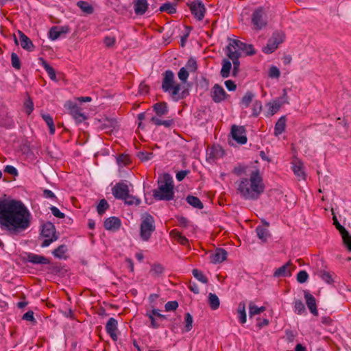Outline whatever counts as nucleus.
Returning <instances> with one entry per match:
<instances>
[{"label":"nucleus","instance_id":"864d4df0","mask_svg":"<svg viewBox=\"0 0 351 351\" xmlns=\"http://www.w3.org/2000/svg\"><path fill=\"white\" fill-rule=\"evenodd\" d=\"M125 204L128 205H138L141 203L140 199L130 195L129 193H128V195L125 196V198L123 199Z\"/></svg>","mask_w":351,"mask_h":351},{"label":"nucleus","instance_id":"f03ea898","mask_svg":"<svg viewBox=\"0 0 351 351\" xmlns=\"http://www.w3.org/2000/svg\"><path fill=\"white\" fill-rule=\"evenodd\" d=\"M237 191L245 199H258L265 191V184L259 170L252 171L249 179L241 178L238 182Z\"/></svg>","mask_w":351,"mask_h":351},{"label":"nucleus","instance_id":"a211bd4d","mask_svg":"<svg viewBox=\"0 0 351 351\" xmlns=\"http://www.w3.org/2000/svg\"><path fill=\"white\" fill-rule=\"evenodd\" d=\"M247 138L243 133H230L228 136V143L230 146H237V145H243L247 143Z\"/></svg>","mask_w":351,"mask_h":351},{"label":"nucleus","instance_id":"20e7f679","mask_svg":"<svg viewBox=\"0 0 351 351\" xmlns=\"http://www.w3.org/2000/svg\"><path fill=\"white\" fill-rule=\"evenodd\" d=\"M231 53H236L240 57L243 53L248 56L254 55L256 51L252 45H247L239 40L232 39L227 47V56H231Z\"/></svg>","mask_w":351,"mask_h":351},{"label":"nucleus","instance_id":"7ed1b4c3","mask_svg":"<svg viewBox=\"0 0 351 351\" xmlns=\"http://www.w3.org/2000/svg\"><path fill=\"white\" fill-rule=\"evenodd\" d=\"M153 197L158 201H171L174 199V184L169 174L165 173L162 179L158 180V187L153 190Z\"/></svg>","mask_w":351,"mask_h":351},{"label":"nucleus","instance_id":"bb28decb","mask_svg":"<svg viewBox=\"0 0 351 351\" xmlns=\"http://www.w3.org/2000/svg\"><path fill=\"white\" fill-rule=\"evenodd\" d=\"M148 8L147 0H136L134 2V10L136 15L141 16L144 14Z\"/></svg>","mask_w":351,"mask_h":351},{"label":"nucleus","instance_id":"2f4dec72","mask_svg":"<svg viewBox=\"0 0 351 351\" xmlns=\"http://www.w3.org/2000/svg\"><path fill=\"white\" fill-rule=\"evenodd\" d=\"M237 313L240 323L245 324L247 321V316L245 312V302L244 301L239 302L237 308Z\"/></svg>","mask_w":351,"mask_h":351},{"label":"nucleus","instance_id":"58836bf2","mask_svg":"<svg viewBox=\"0 0 351 351\" xmlns=\"http://www.w3.org/2000/svg\"><path fill=\"white\" fill-rule=\"evenodd\" d=\"M254 97V94L253 93L250 91L247 92L241 99V105L243 106V108H246L249 107Z\"/></svg>","mask_w":351,"mask_h":351},{"label":"nucleus","instance_id":"9b49d317","mask_svg":"<svg viewBox=\"0 0 351 351\" xmlns=\"http://www.w3.org/2000/svg\"><path fill=\"white\" fill-rule=\"evenodd\" d=\"M212 99L215 103H220L224 101L228 95L226 93L223 88L218 84L213 86L210 92Z\"/></svg>","mask_w":351,"mask_h":351},{"label":"nucleus","instance_id":"680f3d73","mask_svg":"<svg viewBox=\"0 0 351 351\" xmlns=\"http://www.w3.org/2000/svg\"><path fill=\"white\" fill-rule=\"evenodd\" d=\"M268 75L271 78L278 79L280 75V70L277 66H271L269 70Z\"/></svg>","mask_w":351,"mask_h":351},{"label":"nucleus","instance_id":"5fc2aeb1","mask_svg":"<svg viewBox=\"0 0 351 351\" xmlns=\"http://www.w3.org/2000/svg\"><path fill=\"white\" fill-rule=\"evenodd\" d=\"M295 312L298 315L306 313V308L304 303L301 300H296L294 303Z\"/></svg>","mask_w":351,"mask_h":351},{"label":"nucleus","instance_id":"b1692460","mask_svg":"<svg viewBox=\"0 0 351 351\" xmlns=\"http://www.w3.org/2000/svg\"><path fill=\"white\" fill-rule=\"evenodd\" d=\"M228 252L223 248H217L215 253L210 256V262L213 263H219L225 261L227 258Z\"/></svg>","mask_w":351,"mask_h":351},{"label":"nucleus","instance_id":"a878e982","mask_svg":"<svg viewBox=\"0 0 351 351\" xmlns=\"http://www.w3.org/2000/svg\"><path fill=\"white\" fill-rule=\"evenodd\" d=\"M27 261L33 264L47 265L51 263L49 259L47 257L34 253L27 254Z\"/></svg>","mask_w":351,"mask_h":351},{"label":"nucleus","instance_id":"69168bd1","mask_svg":"<svg viewBox=\"0 0 351 351\" xmlns=\"http://www.w3.org/2000/svg\"><path fill=\"white\" fill-rule=\"evenodd\" d=\"M178 307V302L176 300L167 302L165 305L166 311H176Z\"/></svg>","mask_w":351,"mask_h":351},{"label":"nucleus","instance_id":"603ef678","mask_svg":"<svg viewBox=\"0 0 351 351\" xmlns=\"http://www.w3.org/2000/svg\"><path fill=\"white\" fill-rule=\"evenodd\" d=\"M137 157L141 162H146L154 157V154L148 152H138L137 153Z\"/></svg>","mask_w":351,"mask_h":351},{"label":"nucleus","instance_id":"0eeeda50","mask_svg":"<svg viewBox=\"0 0 351 351\" xmlns=\"http://www.w3.org/2000/svg\"><path fill=\"white\" fill-rule=\"evenodd\" d=\"M285 38V35L282 32H274L268 40L267 45L263 48V51L266 54L273 53L284 42Z\"/></svg>","mask_w":351,"mask_h":351},{"label":"nucleus","instance_id":"412c9836","mask_svg":"<svg viewBox=\"0 0 351 351\" xmlns=\"http://www.w3.org/2000/svg\"><path fill=\"white\" fill-rule=\"evenodd\" d=\"M118 322L116 319L113 317H110L106 323V332L110 335L112 339L114 341L117 340V331Z\"/></svg>","mask_w":351,"mask_h":351},{"label":"nucleus","instance_id":"f3484780","mask_svg":"<svg viewBox=\"0 0 351 351\" xmlns=\"http://www.w3.org/2000/svg\"><path fill=\"white\" fill-rule=\"evenodd\" d=\"M69 110L70 114L76 123H80L86 119V116L82 112V109L76 104H70Z\"/></svg>","mask_w":351,"mask_h":351},{"label":"nucleus","instance_id":"1a4fd4ad","mask_svg":"<svg viewBox=\"0 0 351 351\" xmlns=\"http://www.w3.org/2000/svg\"><path fill=\"white\" fill-rule=\"evenodd\" d=\"M252 23L256 29H261L267 25V17L264 9L259 7L252 14Z\"/></svg>","mask_w":351,"mask_h":351},{"label":"nucleus","instance_id":"052dcab7","mask_svg":"<svg viewBox=\"0 0 351 351\" xmlns=\"http://www.w3.org/2000/svg\"><path fill=\"white\" fill-rule=\"evenodd\" d=\"M189 72L186 70L185 67H182L179 70L178 73V78L180 80V81L185 83L189 77Z\"/></svg>","mask_w":351,"mask_h":351},{"label":"nucleus","instance_id":"6ab92c4d","mask_svg":"<svg viewBox=\"0 0 351 351\" xmlns=\"http://www.w3.org/2000/svg\"><path fill=\"white\" fill-rule=\"evenodd\" d=\"M304 297L310 312L313 315L317 316L318 315V311L317 308L315 298L306 290L304 291Z\"/></svg>","mask_w":351,"mask_h":351},{"label":"nucleus","instance_id":"c85d7f7f","mask_svg":"<svg viewBox=\"0 0 351 351\" xmlns=\"http://www.w3.org/2000/svg\"><path fill=\"white\" fill-rule=\"evenodd\" d=\"M224 154V150L221 146L214 145L209 149L208 155L209 158L218 159L222 158Z\"/></svg>","mask_w":351,"mask_h":351},{"label":"nucleus","instance_id":"f8f14e48","mask_svg":"<svg viewBox=\"0 0 351 351\" xmlns=\"http://www.w3.org/2000/svg\"><path fill=\"white\" fill-rule=\"evenodd\" d=\"M112 192L116 199L123 200L129 193L128 186L124 182H118L112 187Z\"/></svg>","mask_w":351,"mask_h":351},{"label":"nucleus","instance_id":"49530a36","mask_svg":"<svg viewBox=\"0 0 351 351\" xmlns=\"http://www.w3.org/2000/svg\"><path fill=\"white\" fill-rule=\"evenodd\" d=\"M67 251V247L66 245H60L56 249L53 251V254L55 257L62 258L64 254Z\"/></svg>","mask_w":351,"mask_h":351},{"label":"nucleus","instance_id":"473e14b6","mask_svg":"<svg viewBox=\"0 0 351 351\" xmlns=\"http://www.w3.org/2000/svg\"><path fill=\"white\" fill-rule=\"evenodd\" d=\"M186 200L189 204H190L191 206H193L195 208L202 209L204 208L203 203L196 196L189 195L186 197Z\"/></svg>","mask_w":351,"mask_h":351},{"label":"nucleus","instance_id":"39448f33","mask_svg":"<svg viewBox=\"0 0 351 351\" xmlns=\"http://www.w3.org/2000/svg\"><path fill=\"white\" fill-rule=\"evenodd\" d=\"M156 230L155 221L152 215L145 213L142 215L140 225V237L144 241L151 238L152 233Z\"/></svg>","mask_w":351,"mask_h":351},{"label":"nucleus","instance_id":"13d9d810","mask_svg":"<svg viewBox=\"0 0 351 351\" xmlns=\"http://www.w3.org/2000/svg\"><path fill=\"white\" fill-rule=\"evenodd\" d=\"M185 332H189L192 329L193 317L189 313L184 315Z\"/></svg>","mask_w":351,"mask_h":351},{"label":"nucleus","instance_id":"6e6d98bb","mask_svg":"<svg viewBox=\"0 0 351 351\" xmlns=\"http://www.w3.org/2000/svg\"><path fill=\"white\" fill-rule=\"evenodd\" d=\"M286 119L285 117H281L275 125V132H283L285 129Z\"/></svg>","mask_w":351,"mask_h":351},{"label":"nucleus","instance_id":"4c0bfd02","mask_svg":"<svg viewBox=\"0 0 351 351\" xmlns=\"http://www.w3.org/2000/svg\"><path fill=\"white\" fill-rule=\"evenodd\" d=\"M228 56L230 59H231L232 60V63H233L232 75L237 76V75L238 74L239 71V66H240V62L239 60V57L238 56H237L236 53H231V56L229 55Z\"/></svg>","mask_w":351,"mask_h":351},{"label":"nucleus","instance_id":"e433bc0d","mask_svg":"<svg viewBox=\"0 0 351 351\" xmlns=\"http://www.w3.org/2000/svg\"><path fill=\"white\" fill-rule=\"evenodd\" d=\"M208 305L213 310H217L219 307L220 301L218 296L215 293H209Z\"/></svg>","mask_w":351,"mask_h":351},{"label":"nucleus","instance_id":"72a5a7b5","mask_svg":"<svg viewBox=\"0 0 351 351\" xmlns=\"http://www.w3.org/2000/svg\"><path fill=\"white\" fill-rule=\"evenodd\" d=\"M232 69V64L230 60L224 59L222 61V68L220 74L222 77L227 78L230 76V71Z\"/></svg>","mask_w":351,"mask_h":351},{"label":"nucleus","instance_id":"c9c22d12","mask_svg":"<svg viewBox=\"0 0 351 351\" xmlns=\"http://www.w3.org/2000/svg\"><path fill=\"white\" fill-rule=\"evenodd\" d=\"M165 271V267L160 263H154L149 271L152 276L156 278L161 276Z\"/></svg>","mask_w":351,"mask_h":351},{"label":"nucleus","instance_id":"0e129e2a","mask_svg":"<svg viewBox=\"0 0 351 351\" xmlns=\"http://www.w3.org/2000/svg\"><path fill=\"white\" fill-rule=\"evenodd\" d=\"M146 316L149 317L151 322L150 326L153 328H158L160 326V324L156 322V317L154 315H152V312H147L146 313Z\"/></svg>","mask_w":351,"mask_h":351},{"label":"nucleus","instance_id":"7c9ffc66","mask_svg":"<svg viewBox=\"0 0 351 351\" xmlns=\"http://www.w3.org/2000/svg\"><path fill=\"white\" fill-rule=\"evenodd\" d=\"M155 126H163L165 129L172 130L176 126V121L173 119L163 120L162 118H160L157 119Z\"/></svg>","mask_w":351,"mask_h":351},{"label":"nucleus","instance_id":"c756f323","mask_svg":"<svg viewBox=\"0 0 351 351\" xmlns=\"http://www.w3.org/2000/svg\"><path fill=\"white\" fill-rule=\"evenodd\" d=\"M291 265L292 264L291 262H288L287 263L285 264L274 271V276L279 278L291 276V270H289L288 267H291Z\"/></svg>","mask_w":351,"mask_h":351},{"label":"nucleus","instance_id":"423d86ee","mask_svg":"<svg viewBox=\"0 0 351 351\" xmlns=\"http://www.w3.org/2000/svg\"><path fill=\"white\" fill-rule=\"evenodd\" d=\"M40 234L46 239L43 241L41 247H45L58 240V236L56 234L55 226L52 223L47 222L43 225Z\"/></svg>","mask_w":351,"mask_h":351},{"label":"nucleus","instance_id":"338daca9","mask_svg":"<svg viewBox=\"0 0 351 351\" xmlns=\"http://www.w3.org/2000/svg\"><path fill=\"white\" fill-rule=\"evenodd\" d=\"M24 106H25V112L26 113L29 115L31 114V112L33 111L34 110V104H33V101L29 99L28 98L27 99L25 100V103H24Z\"/></svg>","mask_w":351,"mask_h":351},{"label":"nucleus","instance_id":"774afa93","mask_svg":"<svg viewBox=\"0 0 351 351\" xmlns=\"http://www.w3.org/2000/svg\"><path fill=\"white\" fill-rule=\"evenodd\" d=\"M23 319L32 322L34 324L36 323V321L34 317V312L32 311H28L23 314Z\"/></svg>","mask_w":351,"mask_h":351},{"label":"nucleus","instance_id":"79ce46f5","mask_svg":"<svg viewBox=\"0 0 351 351\" xmlns=\"http://www.w3.org/2000/svg\"><path fill=\"white\" fill-rule=\"evenodd\" d=\"M192 274L193 276L199 282L206 284L208 282V280L206 276H205L202 271L198 270L197 269H193L192 271Z\"/></svg>","mask_w":351,"mask_h":351},{"label":"nucleus","instance_id":"a18cd8bd","mask_svg":"<svg viewBox=\"0 0 351 351\" xmlns=\"http://www.w3.org/2000/svg\"><path fill=\"white\" fill-rule=\"evenodd\" d=\"M185 68L186 69V70L189 72H191V73L195 72L196 70L197 69V61L195 60V59L193 58H190L186 64Z\"/></svg>","mask_w":351,"mask_h":351},{"label":"nucleus","instance_id":"8fccbe9b","mask_svg":"<svg viewBox=\"0 0 351 351\" xmlns=\"http://www.w3.org/2000/svg\"><path fill=\"white\" fill-rule=\"evenodd\" d=\"M117 160L119 165L126 166L131 163L130 157L128 154H121L119 155V156L117 158Z\"/></svg>","mask_w":351,"mask_h":351},{"label":"nucleus","instance_id":"e2e57ef3","mask_svg":"<svg viewBox=\"0 0 351 351\" xmlns=\"http://www.w3.org/2000/svg\"><path fill=\"white\" fill-rule=\"evenodd\" d=\"M308 274L304 270H302V271H299L298 274H297V280L300 283L305 282L308 280Z\"/></svg>","mask_w":351,"mask_h":351},{"label":"nucleus","instance_id":"ea45409f","mask_svg":"<svg viewBox=\"0 0 351 351\" xmlns=\"http://www.w3.org/2000/svg\"><path fill=\"white\" fill-rule=\"evenodd\" d=\"M249 315L250 317H251L255 315L261 314V313L264 312L266 308L265 306L258 307L257 306L253 304L252 303H250L249 306Z\"/></svg>","mask_w":351,"mask_h":351},{"label":"nucleus","instance_id":"09e8293b","mask_svg":"<svg viewBox=\"0 0 351 351\" xmlns=\"http://www.w3.org/2000/svg\"><path fill=\"white\" fill-rule=\"evenodd\" d=\"M318 275L324 281L328 284H330L333 282L331 274L327 271L320 270L318 271Z\"/></svg>","mask_w":351,"mask_h":351},{"label":"nucleus","instance_id":"2eb2a0df","mask_svg":"<svg viewBox=\"0 0 351 351\" xmlns=\"http://www.w3.org/2000/svg\"><path fill=\"white\" fill-rule=\"evenodd\" d=\"M164 77L162 83V88L164 92H170L172 86L175 84V75L172 71L167 70L164 74Z\"/></svg>","mask_w":351,"mask_h":351},{"label":"nucleus","instance_id":"f257e3e1","mask_svg":"<svg viewBox=\"0 0 351 351\" xmlns=\"http://www.w3.org/2000/svg\"><path fill=\"white\" fill-rule=\"evenodd\" d=\"M31 213L19 200L0 198V226L11 234H19L31 224Z\"/></svg>","mask_w":351,"mask_h":351},{"label":"nucleus","instance_id":"3c124183","mask_svg":"<svg viewBox=\"0 0 351 351\" xmlns=\"http://www.w3.org/2000/svg\"><path fill=\"white\" fill-rule=\"evenodd\" d=\"M262 102L259 100H256L252 105V115L255 117H258L262 111Z\"/></svg>","mask_w":351,"mask_h":351},{"label":"nucleus","instance_id":"bf43d9fd","mask_svg":"<svg viewBox=\"0 0 351 351\" xmlns=\"http://www.w3.org/2000/svg\"><path fill=\"white\" fill-rule=\"evenodd\" d=\"M11 64L12 66L17 70H19L21 67L19 58L17 54L14 52L11 54Z\"/></svg>","mask_w":351,"mask_h":351},{"label":"nucleus","instance_id":"ddd939ff","mask_svg":"<svg viewBox=\"0 0 351 351\" xmlns=\"http://www.w3.org/2000/svg\"><path fill=\"white\" fill-rule=\"evenodd\" d=\"M100 125L99 128L100 130H110L109 132H113V130H118L119 124L117 120L114 117H106L103 118L102 120L99 121Z\"/></svg>","mask_w":351,"mask_h":351},{"label":"nucleus","instance_id":"4d7b16f0","mask_svg":"<svg viewBox=\"0 0 351 351\" xmlns=\"http://www.w3.org/2000/svg\"><path fill=\"white\" fill-rule=\"evenodd\" d=\"M293 171L294 172V174L298 177L300 179H304L305 178V173L302 169V167L300 164L299 165H294L293 166Z\"/></svg>","mask_w":351,"mask_h":351},{"label":"nucleus","instance_id":"c03bdc74","mask_svg":"<svg viewBox=\"0 0 351 351\" xmlns=\"http://www.w3.org/2000/svg\"><path fill=\"white\" fill-rule=\"evenodd\" d=\"M77 5L86 14H91L93 12V7L86 1H80L77 2Z\"/></svg>","mask_w":351,"mask_h":351},{"label":"nucleus","instance_id":"393cba45","mask_svg":"<svg viewBox=\"0 0 351 351\" xmlns=\"http://www.w3.org/2000/svg\"><path fill=\"white\" fill-rule=\"evenodd\" d=\"M19 43L21 47L27 51H33L34 47L32 40L21 31H18Z\"/></svg>","mask_w":351,"mask_h":351},{"label":"nucleus","instance_id":"f704fd0d","mask_svg":"<svg viewBox=\"0 0 351 351\" xmlns=\"http://www.w3.org/2000/svg\"><path fill=\"white\" fill-rule=\"evenodd\" d=\"M40 61H41V65L43 66V68L47 73L49 78L51 80L56 81L57 79H56V71L53 69V68L51 66H50L49 64L47 61H45L44 59L41 58Z\"/></svg>","mask_w":351,"mask_h":351},{"label":"nucleus","instance_id":"dca6fc26","mask_svg":"<svg viewBox=\"0 0 351 351\" xmlns=\"http://www.w3.org/2000/svg\"><path fill=\"white\" fill-rule=\"evenodd\" d=\"M70 28L67 25L53 26L49 31V38L55 40L69 32Z\"/></svg>","mask_w":351,"mask_h":351},{"label":"nucleus","instance_id":"4be33fe9","mask_svg":"<svg viewBox=\"0 0 351 351\" xmlns=\"http://www.w3.org/2000/svg\"><path fill=\"white\" fill-rule=\"evenodd\" d=\"M152 110H154V117L157 119L162 118L169 112L167 104L166 102H157L152 106Z\"/></svg>","mask_w":351,"mask_h":351},{"label":"nucleus","instance_id":"aec40b11","mask_svg":"<svg viewBox=\"0 0 351 351\" xmlns=\"http://www.w3.org/2000/svg\"><path fill=\"white\" fill-rule=\"evenodd\" d=\"M121 226V221L119 217H110L105 219L104 227L106 230L110 231H117Z\"/></svg>","mask_w":351,"mask_h":351},{"label":"nucleus","instance_id":"5701e85b","mask_svg":"<svg viewBox=\"0 0 351 351\" xmlns=\"http://www.w3.org/2000/svg\"><path fill=\"white\" fill-rule=\"evenodd\" d=\"M285 101H280L279 99L274 100L272 102H269L266 104L267 110L265 112V115L267 117L273 116L276 114L280 107L285 104Z\"/></svg>","mask_w":351,"mask_h":351},{"label":"nucleus","instance_id":"a19ab883","mask_svg":"<svg viewBox=\"0 0 351 351\" xmlns=\"http://www.w3.org/2000/svg\"><path fill=\"white\" fill-rule=\"evenodd\" d=\"M159 10L161 12H165L170 14H174L176 12V8L175 5H173V4H171V3H169V2L162 4L160 7Z\"/></svg>","mask_w":351,"mask_h":351},{"label":"nucleus","instance_id":"6e6552de","mask_svg":"<svg viewBox=\"0 0 351 351\" xmlns=\"http://www.w3.org/2000/svg\"><path fill=\"white\" fill-rule=\"evenodd\" d=\"M138 122V128L145 130L146 127L155 125L157 121L156 117H154V110L148 108L143 112H141L137 116Z\"/></svg>","mask_w":351,"mask_h":351},{"label":"nucleus","instance_id":"4468645a","mask_svg":"<svg viewBox=\"0 0 351 351\" xmlns=\"http://www.w3.org/2000/svg\"><path fill=\"white\" fill-rule=\"evenodd\" d=\"M263 223V226H258L256 228V232L257 237L262 242H267V239L271 237V234L268 230V227L269 226V223L266 221L265 219L261 221Z\"/></svg>","mask_w":351,"mask_h":351},{"label":"nucleus","instance_id":"cd10ccee","mask_svg":"<svg viewBox=\"0 0 351 351\" xmlns=\"http://www.w3.org/2000/svg\"><path fill=\"white\" fill-rule=\"evenodd\" d=\"M181 90V85L179 84H174L172 86V88L170 90L171 97L175 99L176 101L184 99L189 94L187 90H183L181 94H180V91Z\"/></svg>","mask_w":351,"mask_h":351},{"label":"nucleus","instance_id":"37998d69","mask_svg":"<svg viewBox=\"0 0 351 351\" xmlns=\"http://www.w3.org/2000/svg\"><path fill=\"white\" fill-rule=\"evenodd\" d=\"M108 208L109 204L108 202L105 199H102L97 205V210L99 215H102Z\"/></svg>","mask_w":351,"mask_h":351},{"label":"nucleus","instance_id":"de8ad7c7","mask_svg":"<svg viewBox=\"0 0 351 351\" xmlns=\"http://www.w3.org/2000/svg\"><path fill=\"white\" fill-rule=\"evenodd\" d=\"M42 117H43V120L45 121L46 124L48 125L49 132H55L56 128H55V125L53 123V120L52 117L49 114H43Z\"/></svg>","mask_w":351,"mask_h":351},{"label":"nucleus","instance_id":"9d476101","mask_svg":"<svg viewBox=\"0 0 351 351\" xmlns=\"http://www.w3.org/2000/svg\"><path fill=\"white\" fill-rule=\"evenodd\" d=\"M193 16L197 20L202 21L204 18L206 9L202 1L196 0L187 3Z\"/></svg>","mask_w":351,"mask_h":351}]
</instances>
